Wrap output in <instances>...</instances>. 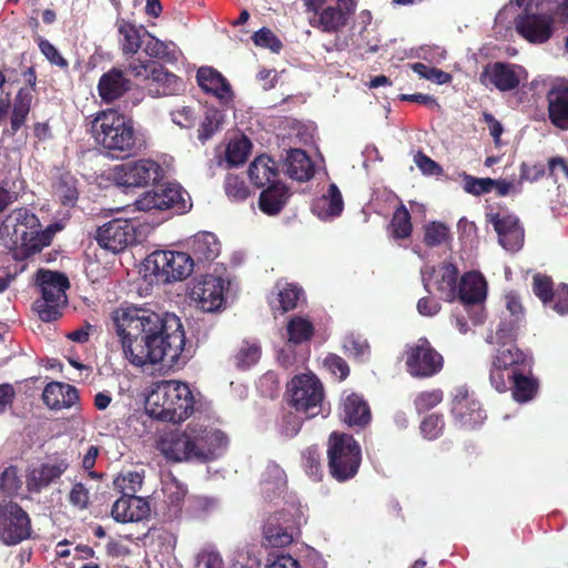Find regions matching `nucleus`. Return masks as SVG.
<instances>
[{
    "instance_id": "55",
    "label": "nucleus",
    "mask_w": 568,
    "mask_h": 568,
    "mask_svg": "<svg viewBox=\"0 0 568 568\" xmlns=\"http://www.w3.org/2000/svg\"><path fill=\"white\" fill-rule=\"evenodd\" d=\"M252 39L255 45L261 48H267L274 53H278L283 48L282 41L268 28H262L257 30L253 34Z\"/></svg>"
},
{
    "instance_id": "45",
    "label": "nucleus",
    "mask_w": 568,
    "mask_h": 568,
    "mask_svg": "<svg viewBox=\"0 0 568 568\" xmlns=\"http://www.w3.org/2000/svg\"><path fill=\"white\" fill-rule=\"evenodd\" d=\"M300 412L293 410H284L281 415V419L277 424L278 432L282 436L286 438L295 437L303 425L305 418L300 416Z\"/></svg>"
},
{
    "instance_id": "59",
    "label": "nucleus",
    "mask_w": 568,
    "mask_h": 568,
    "mask_svg": "<svg viewBox=\"0 0 568 568\" xmlns=\"http://www.w3.org/2000/svg\"><path fill=\"white\" fill-rule=\"evenodd\" d=\"M113 484L123 494L129 493L135 495V493L142 487L143 476L138 471H129L125 475L118 476Z\"/></svg>"
},
{
    "instance_id": "12",
    "label": "nucleus",
    "mask_w": 568,
    "mask_h": 568,
    "mask_svg": "<svg viewBox=\"0 0 568 568\" xmlns=\"http://www.w3.org/2000/svg\"><path fill=\"white\" fill-rule=\"evenodd\" d=\"M405 365L408 374L416 378H429L444 367V357L426 337L408 344L405 351Z\"/></svg>"
},
{
    "instance_id": "22",
    "label": "nucleus",
    "mask_w": 568,
    "mask_h": 568,
    "mask_svg": "<svg viewBox=\"0 0 568 568\" xmlns=\"http://www.w3.org/2000/svg\"><path fill=\"white\" fill-rule=\"evenodd\" d=\"M487 221L493 224L499 244L508 251H518L524 243L525 232L514 214L490 213Z\"/></svg>"
},
{
    "instance_id": "56",
    "label": "nucleus",
    "mask_w": 568,
    "mask_h": 568,
    "mask_svg": "<svg viewBox=\"0 0 568 568\" xmlns=\"http://www.w3.org/2000/svg\"><path fill=\"white\" fill-rule=\"evenodd\" d=\"M444 393L442 389L425 390L416 395L414 405L418 413H423L437 406L442 403Z\"/></svg>"
},
{
    "instance_id": "18",
    "label": "nucleus",
    "mask_w": 568,
    "mask_h": 568,
    "mask_svg": "<svg viewBox=\"0 0 568 568\" xmlns=\"http://www.w3.org/2000/svg\"><path fill=\"white\" fill-rule=\"evenodd\" d=\"M554 18L548 13L534 12L530 3L515 20L518 34L530 43H545L552 36Z\"/></svg>"
},
{
    "instance_id": "19",
    "label": "nucleus",
    "mask_w": 568,
    "mask_h": 568,
    "mask_svg": "<svg viewBox=\"0 0 568 568\" xmlns=\"http://www.w3.org/2000/svg\"><path fill=\"white\" fill-rule=\"evenodd\" d=\"M95 240L100 247L120 253L135 243V227L129 220H112L97 230Z\"/></svg>"
},
{
    "instance_id": "46",
    "label": "nucleus",
    "mask_w": 568,
    "mask_h": 568,
    "mask_svg": "<svg viewBox=\"0 0 568 568\" xmlns=\"http://www.w3.org/2000/svg\"><path fill=\"white\" fill-rule=\"evenodd\" d=\"M302 465L305 473L315 481L321 480L323 476L321 453L317 447H307L302 453Z\"/></svg>"
},
{
    "instance_id": "2",
    "label": "nucleus",
    "mask_w": 568,
    "mask_h": 568,
    "mask_svg": "<svg viewBox=\"0 0 568 568\" xmlns=\"http://www.w3.org/2000/svg\"><path fill=\"white\" fill-rule=\"evenodd\" d=\"M227 444L229 438L222 430L190 424L183 432L165 434L159 442V449L171 462L206 463L216 459Z\"/></svg>"
},
{
    "instance_id": "16",
    "label": "nucleus",
    "mask_w": 568,
    "mask_h": 568,
    "mask_svg": "<svg viewBox=\"0 0 568 568\" xmlns=\"http://www.w3.org/2000/svg\"><path fill=\"white\" fill-rule=\"evenodd\" d=\"M526 70L518 64L496 61L486 64L479 80L485 87H494L500 92L516 90L526 80Z\"/></svg>"
},
{
    "instance_id": "37",
    "label": "nucleus",
    "mask_w": 568,
    "mask_h": 568,
    "mask_svg": "<svg viewBox=\"0 0 568 568\" xmlns=\"http://www.w3.org/2000/svg\"><path fill=\"white\" fill-rule=\"evenodd\" d=\"M190 247L194 262L202 263L214 261L220 254L221 244L215 234L200 232L192 237Z\"/></svg>"
},
{
    "instance_id": "49",
    "label": "nucleus",
    "mask_w": 568,
    "mask_h": 568,
    "mask_svg": "<svg viewBox=\"0 0 568 568\" xmlns=\"http://www.w3.org/2000/svg\"><path fill=\"white\" fill-rule=\"evenodd\" d=\"M224 190L226 195L234 202L245 201L251 191L245 181L235 174H227L224 181Z\"/></svg>"
},
{
    "instance_id": "31",
    "label": "nucleus",
    "mask_w": 568,
    "mask_h": 568,
    "mask_svg": "<svg viewBox=\"0 0 568 568\" xmlns=\"http://www.w3.org/2000/svg\"><path fill=\"white\" fill-rule=\"evenodd\" d=\"M43 403L52 410L71 408L79 404L80 396L75 386L62 383L50 382L42 392Z\"/></svg>"
},
{
    "instance_id": "4",
    "label": "nucleus",
    "mask_w": 568,
    "mask_h": 568,
    "mask_svg": "<svg viewBox=\"0 0 568 568\" xmlns=\"http://www.w3.org/2000/svg\"><path fill=\"white\" fill-rule=\"evenodd\" d=\"M195 399L186 383L160 381L145 398L146 413L158 420L181 423L194 412Z\"/></svg>"
},
{
    "instance_id": "61",
    "label": "nucleus",
    "mask_w": 568,
    "mask_h": 568,
    "mask_svg": "<svg viewBox=\"0 0 568 568\" xmlns=\"http://www.w3.org/2000/svg\"><path fill=\"white\" fill-rule=\"evenodd\" d=\"M38 47L41 53L50 61V63L62 69H67L69 67L68 61L60 54L58 49L49 40L39 37Z\"/></svg>"
},
{
    "instance_id": "58",
    "label": "nucleus",
    "mask_w": 568,
    "mask_h": 568,
    "mask_svg": "<svg viewBox=\"0 0 568 568\" xmlns=\"http://www.w3.org/2000/svg\"><path fill=\"white\" fill-rule=\"evenodd\" d=\"M22 481L18 476L16 466L7 467L0 475V491L7 495H14L21 488Z\"/></svg>"
},
{
    "instance_id": "57",
    "label": "nucleus",
    "mask_w": 568,
    "mask_h": 568,
    "mask_svg": "<svg viewBox=\"0 0 568 568\" xmlns=\"http://www.w3.org/2000/svg\"><path fill=\"white\" fill-rule=\"evenodd\" d=\"M445 423L442 415L430 414L420 423V432L426 439L433 440L443 433Z\"/></svg>"
},
{
    "instance_id": "62",
    "label": "nucleus",
    "mask_w": 568,
    "mask_h": 568,
    "mask_svg": "<svg viewBox=\"0 0 568 568\" xmlns=\"http://www.w3.org/2000/svg\"><path fill=\"white\" fill-rule=\"evenodd\" d=\"M69 503L80 510H84L90 505V495L88 488L82 483H75L68 496Z\"/></svg>"
},
{
    "instance_id": "9",
    "label": "nucleus",
    "mask_w": 568,
    "mask_h": 568,
    "mask_svg": "<svg viewBox=\"0 0 568 568\" xmlns=\"http://www.w3.org/2000/svg\"><path fill=\"white\" fill-rule=\"evenodd\" d=\"M195 262L190 253L179 251H154L145 258L144 266L158 282L183 281L193 272Z\"/></svg>"
},
{
    "instance_id": "17",
    "label": "nucleus",
    "mask_w": 568,
    "mask_h": 568,
    "mask_svg": "<svg viewBox=\"0 0 568 568\" xmlns=\"http://www.w3.org/2000/svg\"><path fill=\"white\" fill-rule=\"evenodd\" d=\"M450 413L455 423L465 428H475L486 419L481 404L465 386L454 389Z\"/></svg>"
},
{
    "instance_id": "28",
    "label": "nucleus",
    "mask_w": 568,
    "mask_h": 568,
    "mask_svg": "<svg viewBox=\"0 0 568 568\" xmlns=\"http://www.w3.org/2000/svg\"><path fill=\"white\" fill-rule=\"evenodd\" d=\"M146 89L152 97H169L179 94L183 90L184 83L173 72L169 71L163 64L156 62L151 70Z\"/></svg>"
},
{
    "instance_id": "11",
    "label": "nucleus",
    "mask_w": 568,
    "mask_h": 568,
    "mask_svg": "<svg viewBox=\"0 0 568 568\" xmlns=\"http://www.w3.org/2000/svg\"><path fill=\"white\" fill-rule=\"evenodd\" d=\"M497 345L489 368V382L498 393H505L509 388V372L520 371L526 354L515 342H500Z\"/></svg>"
},
{
    "instance_id": "23",
    "label": "nucleus",
    "mask_w": 568,
    "mask_h": 568,
    "mask_svg": "<svg viewBox=\"0 0 568 568\" xmlns=\"http://www.w3.org/2000/svg\"><path fill=\"white\" fill-rule=\"evenodd\" d=\"M459 271L456 265L452 263H442L438 268L432 267L430 271H422V281L425 290L430 292V280L435 277L436 290L440 297L447 302H453L457 298V278Z\"/></svg>"
},
{
    "instance_id": "47",
    "label": "nucleus",
    "mask_w": 568,
    "mask_h": 568,
    "mask_svg": "<svg viewBox=\"0 0 568 568\" xmlns=\"http://www.w3.org/2000/svg\"><path fill=\"white\" fill-rule=\"evenodd\" d=\"M449 237V229L442 222H430L424 226V243L428 247L442 245Z\"/></svg>"
},
{
    "instance_id": "26",
    "label": "nucleus",
    "mask_w": 568,
    "mask_h": 568,
    "mask_svg": "<svg viewBox=\"0 0 568 568\" xmlns=\"http://www.w3.org/2000/svg\"><path fill=\"white\" fill-rule=\"evenodd\" d=\"M132 87V81L120 68H111L98 81V93L101 101L111 104L123 98Z\"/></svg>"
},
{
    "instance_id": "7",
    "label": "nucleus",
    "mask_w": 568,
    "mask_h": 568,
    "mask_svg": "<svg viewBox=\"0 0 568 568\" xmlns=\"http://www.w3.org/2000/svg\"><path fill=\"white\" fill-rule=\"evenodd\" d=\"M288 405L300 412L306 419H312L323 412L325 389L314 373L295 375L287 383Z\"/></svg>"
},
{
    "instance_id": "43",
    "label": "nucleus",
    "mask_w": 568,
    "mask_h": 568,
    "mask_svg": "<svg viewBox=\"0 0 568 568\" xmlns=\"http://www.w3.org/2000/svg\"><path fill=\"white\" fill-rule=\"evenodd\" d=\"M252 150L251 140L242 134L239 138L232 139L226 146L225 159L232 166H237L247 160Z\"/></svg>"
},
{
    "instance_id": "1",
    "label": "nucleus",
    "mask_w": 568,
    "mask_h": 568,
    "mask_svg": "<svg viewBox=\"0 0 568 568\" xmlns=\"http://www.w3.org/2000/svg\"><path fill=\"white\" fill-rule=\"evenodd\" d=\"M111 321L124 358L131 365L163 363L173 367L187 362L185 332L176 315L130 306L115 308Z\"/></svg>"
},
{
    "instance_id": "39",
    "label": "nucleus",
    "mask_w": 568,
    "mask_h": 568,
    "mask_svg": "<svg viewBox=\"0 0 568 568\" xmlns=\"http://www.w3.org/2000/svg\"><path fill=\"white\" fill-rule=\"evenodd\" d=\"M116 27L119 33L122 36L121 48L123 54L133 57L142 45L140 30L122 18H118Z\"/></svg>"
},
{
    "instance_id": "3",
    "label": "nucleus",
    "mask_w": 568,
    "mask_h": 568,
    "mask_svg": "<svg viewBox=\"0 0 568 568\" xmlns=\"http://www.w3.org/2000/svg\"><path fill=\"white\" fill-rule=\"evenodd\" d=\"M87 126L94 142L113 156L128 158L140 152L143 146L133 120L114 109L89 116Z\"/></svg>"
},
{
    "instance_id": "51",
    "label": "nucleus",
    "mask_w": 568,
    "mask_h": 568,
    "mask_svg": "<svg viewBox=\"0 0 568 568\" xmlns=\"http://www.w3.org/2000/svg\"><path fill=\"white\" fill-rule=\"evenodd\" d=\"M555 291L550 276L538 273L532 277V292L544 305L552 302Z\"/></svg>"
},
{
    "instance_id": "50",
    "label": "nucleus",
    "mask_w": 568,
    "mask_h": 568,
    "mask_svg": "<svg viewBox=\"0 0 568 568\" xmlns=\"http://www.w3.org/2000/svg\"><path fill=\"white\" fill-rule=\"evenodd\" d=\"M302 294L303 290L300 286L291 283L285 284L277 293L278 308L281 312L286 313L296 308Z\"/></svg>"
},
{
    "instance_id": "64",
    "label": "nucleus",
    "mask_w": 568,
    "mask_h": 568,
    "mask_svg": "<svg viewBox=\"0 0 568 568\" xmlns=\"http://www.w3.org/2000/svg\"><path fill=\"white\" fill-rule=\"evenodd\" d=\"M559 315L568 314V284L561 283L554 292V300L549 304Z\"/></svg>"
},
{
    "instance_id": "30",
    "label": "nucleus",
    "mask_w": 568,
    "mask_h": 568,
    "mask_svg": "<svg viewBox=\"0 0 568 568\" xmlns=\"http://www.w3.org/2000/svg\"><path fill=\"white\" fill-rule=\"evenodd\" d=\"M339 416L351 427H366L372 420L371 407L367 400L357 393H351L342 398Z\"/></svg>"
},
{
    "instance_id": "29",
    "label": "nucleus",
    "mask_w": 568,
    "mask_h": 568,
    "mask_svg": "<svg viewBox=\"0 0 568 568\" xmlns=\"http://www.w3.org/2000/svg\"><path fill=\"white\" fill-rule=\"evenodd\" d=\"M199 87L206 93H211L223 104H229L233 100V91L230 82L216 69L212 67H201L196 72Z\"/></svg>"
},
{
    "instance_id": "10",
    "label": "nucleus",
    "mask_w": 568,
    "mask_h": 568,
    "mask_svg": "<svg viewBox=\"0 0 568 568\" xmlns=\"http://www.w3.org/2000/svg\"><path fill=\"white\" fill-rule=\"evenodd\" d=\"M139 211H165L183 214L192 207L189 193L178 183L156 185L135 201Z\"/></svg>"
},
{
    "instance_id": "35",
    "label": "nucleus",
    "mask_w": 568,
    "mask_h": 568,
    "mask_svg": "<svg viewBox=\"0 0 568 568\" xmlns=\"http://www.w3.org/2000/svg\"><path fill=\"white\" fill-rule=\"evenodd\" d=\"M285 173L293 180L305 182L313 178L314 165L302 149H291L287 151L284 161Z\"/></svg>"
},
{
    "instance_id": "42",
    "label": "nucleus",
    "mask_w": 568,
    "mask_h": 568,
    "mask_svg": "<svg viewBox=\"0 0 568 568\" xmlns=\"http://www.w3.org/2000/svg\"><path fill=\"white\" fill-rule=\"evenodd\" d=\"M314 332L313 323L302 316H293L286 325L287 339L295 345L310 341Z\"/></svg>"
},
{
    "instance_id": "5",
    "label": "nucleus",
    "mask_w": 568,
    "mask_h": 568,
    "mask_svg": "<svg viewBox=\"0 0 568 568\" xmlns=\"http://www.w3.org/2000/svg\"><path fill=\"white\" fill-rule=\"evenodd\" d=\"M362 463L359 444L349 434L333 432L327 443V467L331 476L347 481L356 476Z\"/></svg>"
},
{
    "instance_id": "36",
    "label": "nucleus",
    "mask_w": 568,
    "mask_h": 568,
    "mask_svg": "<svg viewBox=\"0 0 568 568\" xmlns=\"http://www.w3.org/2000/svg\"><path fill=\"white\" fill-rule=\"evenodd\" d=\"M344 210L342 193L335 183L329 184L327 193L314 201L312 211L322 220L339 216Z\"/></svg>"
},
{
    "instance_id": "15",
    "label": "nucleus",
    "mask_w": 568,
    "mask_h": 568,
    "mask_svg": "<svg viewBox=\"0 0 568 568\" xmlns=\"http://www.w3.org/2000/svg\"><path fill=\"white\" fill-rule=\"evenodd\" d=\"M13 221L12 241L20 245L23 257H29L40 252L39 236L40 222L38 216L27 207L13 210L7 217V222Z\"/></svg>"
},
{
    "instance_id": "27",
    "label": "nucleus",
    "mask_w": 568,
    "mask_h": 568,
    "mask_svg": "<svg viewBox=\"0 0 568 568\" xmlns=\"http://www.w3.org/2000/svg\"><path fill=\"white\" fill-rule=\"evenodd\" d=\"M150 514L146 499L133 494L124 493L118 498L111 509L112 518L118 523H133L145 519Z\"/></svg>"
},
{
    "instance_id": "25",
    "label": "nucleus",
    "mask_w": 568,
    "mask_h": 568,
    "mask_svg": "<svg viewBox=\"0 0 568 568\" xmlns=\"http://www.w3.org/2000/svg\"><path fill=\"white\" fill-rule=\"evenodd\" d=\"M547 114L550 124L568 131V81H558L546 93Z\"/></svg>"
},
{
    "instance_id": "8",
    "label": "nucleus",
    "mask_w": 568,
    "mask_h": 568,
    "mask_svg": "<svg viewBox=\"0 0 568 568\" xmlns=\"http://www.w3.org/2000/svg\"><path fill=\"white\" fill-rule=\"evenodd\" d=\"M305 521L301 506L295 504L271 514L263 525V545L271 548L291 545Z\"/></svg>"
},
{
    "instance_id": "13",
    "label": "nucleus",
    "mask_w": 568,
    "mask_h": 568,
    "mask_svg": "<svg viewBox=\"0 0 568 568\" xmlns=\"http://www.w3.org/2000/svg\"><path fill=\"white\" fill-rule=\"evenodd\" d=\"M163 178L162 166L151 159L128 161L113 168V180L123 187H145Z\"/></svg>"
},
{
    "instance_id": "44",
    "label": "nucleus",
    "mask_w": 568,
    "mask_h": 568,
    "mask_svg": "<svg viewBox=\"0 0 568 568\" xmlns=\"http://www.w3.org/2000/svg\"><path fill=\"white\" fill-rule=\"evenodd\" d=\"M390 235L394 239H408L412 235L413 225L410 214L404 204H400L393 213L389 223Z\"/></svg>"
},
{
    "instance_id": "14",
    "label": "nucleus",
    "mask_w": 568,
    "mask_h": 568,
    "mask_svg": "<svg viewBox=\"0 0 568 568\" xmlns=\"http://www.w3.org/2000/svg\"><path fill=\"white\" fill-rule=\"evenodd\" d=\"M32 526L28 513L17 503L0 504V541L16 546L31 537Z\"/></svg>"
},
{
    "instance_id": "24",
    "label": "nucleus",
    "mask_w": 568,
    "mask_h": 568,
    "mask_svg": "<svg viewBox=\"0 0 568 568\" xmlns=\"http://www.w3.org/2000/svg\"><path fill=\"white\" fill-rule=\"evenodd\" d=\"M69 462L63 456H54L32 469L27 476V487L31 493H40L68 470Z\"/></svg>"
},
{
    "instance_id": "52",
    "label": "nucleus",
    "mask_w": 568,
    "mask_h": 568,
    "mask_svg": "<svg viewBox=\"0 0 568 568\" xmlns=\"http://www.w3.org/2000/svg\"><path fill=\"white\" fill-rule=\"evenodd\" d=\"M463 181L464 191L475 196L489 193L494 189V179L490 178H476L470 174L464 173Z\"/></svg>"
},
{
    "instance_id": "34",
    "label": "nucleus",
    "mask_w": 568,
    "mask_h": 568,
    "mask_svg": "<svg viewBox=\"0 0 568 568\" xmlns=\"http://www.w3.org/2000/svg\"><path fill=\"white\" fill-rule=\"evenodd\" d=\"M457 297L468 306L481 303L486 297V283L475 272L465 273L458 284Z\"/></svg>"
},
{
    "instance_id": "54",
    "label": "nucleus",
    "mask_w": 568,
    "mask_h": 568,
    "mask_svg": "<svg viewBox=\"0 0 568 568\" xmlns=\"http://www.w3.org/2000/svg\"><path fill=\"white\" fill-rule=\"evenodd\" d=\"M150 40L146 41L144 45V52L150 57L159 60H164L172 62L175 60L174 52L170 51L169 45L156 39L155 37L149 34Z\"/></svg>"
},
{
    "instance_id": "63",
    "label": "nucleus",
    "mask_w": 568,
    "mask_h": 568,
    "mask_svg": "<svg viewBox=\"0 0 568 568\" xmlns=\"http://www.w3.org/2000/svg\"><path fill=\"white\" fill-rule=\"evenodd\" d=\"M324 365L339 381L346 379L347 376L349 375L348 364L343 357L336 354H328L324 359Z\"/></svg>"
},
{
    "instance_id": "53",
    "label": "nucleus",
    "mask_w": 568,
    "mask_h": 568,
    "mask_svg": "<svg viewBox=\"0 0 568 568\" xmlns=\"http://www.w3.org/2000/svg\"><path fill=\"white\" fill-rule=\"evenodd\" d=\"M343 348L347 356L364 361L369 356L371 347L366 339L349 335L344 339Z\"/></svg>"
},
{
    "instance_id": "48",
    "label": "nucleus",
    "mask_w": 568,
    "mask_h": 568,
    "mask_svg": "<svg viewBox=\"0 0 568 568\" xmlns=\"http://www.w3.org/2000/svg\"><path fill=\"white\" fill-rule=\"evenodd\" d=\"M524 324V322L501 315L495 332L496 343L516 342L518 331Z\"/></svg>"
},
{
    "instance_id": "21",
    "label": "nucleus",
    "mask_w": 568,
    "mask_h": 568,
    "mask_svg": "<svg viewBox=\"0 0 568 568\" xmlns=\"http://www.w3.org/2000/svg\"><path fill=\"white\" fill-rule=\"evenodd\" d=\"M190 298L194 301L203 312H215L221 308L224 298V282L221 277L205 275L197 280L191 291Z\"/></svg>"
},
{
    "instance_id": "20",
    "label": "nucleus",
    "mask_w": 568,
    "mask_h": 568,
    "mask_svg": "<svg viewBox=\"0 0 568 568\" xmlns=\"http://www.w3.org/2000/svg\"><path fill=\"white\" fill-rule=\"evenodd\" d=\"M356 0H337L335 6H323L310 17V24L326 33L342 30L356 10Z\"/></svg>"
},
{
    "instance_id": "32",
    "label": "nucleus",
    "mask_w": 568,
    "mask_h": 568,
    "mask_svg": "<svg viewBox=\"0 0 568 568\" xmlns=\"http://www.w3.org/2000/svg\"><path fill=\"white\" fill-rule=\"evenodd\" d=\"M247 174L253 185L257 189H264L271 183L280 182L277 180L280 175L278 165L273 158L266 154L256 156L250 163Z\"/></svg>"
},
{
    "instance_id": "41",
    "label": "nucleus",
    "mask_w": 568,
    "mask_h": 568,
    "mask_svg": "<svg viewBox=\"0 0 568 568\" xmlns=\"http://www.w3.org/2000/svg\"><path fill=\"white\" fill-rule=\"evenodd\" d=\"M53 193L65 206H73L78 200L77 179L69 172L61 173L52 184Z\"/></svg>"
},
{
    "instance_id": "60",
    "label": "nucleus",
    "mask_w": 568,
    "mask_h": 568,
    "mask_svg": "<svg viewBox=\"0 0 568 568\" xmlns=\"http://www.w3.org/2000/svg\"><path fill=\"white\" fill-rule=\"evenodd\" d=\"M163 491L170 506L175 509H181V505L187 493L186 488L178 480L173 479L165 484Z\"/></svg>"
},
{
    "instance_id": "33",
    "label": "nucleus",
    "mask_w": 568,
    "mask_h": 568,
    "mask_svg": "<svg viewBox=\"0 0 568 568\" xmlns=\"http://www.w3.org/2000/svg\"><path fill=\"white\" fill-rule=\"evenodd\" d=\"M290 197V189L283 182L271 183L262 190L258 207L264 214L274 216L282 212Z\"/></svg>"
},
{
    "instance_id": "38",
    "label": "nucleus",
    "mask_w": 568,
    "mask_h": 568,
    "mask_svg": "<svg viewBox=\"0 0 568 568\" xmlns=\"http://www.w3.org/2000/svg\"><path fill=\"white\" fill-rule=\"evenodd\" d=\"M513 398L517 403H527L538 393L539 382L531 375H525L521 371L509 372V388Z\"/></svg>"
},
{
    "instance_id": "40",
    "label": "nucleus",
    "mask_w": 568,
    "mask_h": 568,
    "mask_svg": "<svg viewBox=\"0 0 568 568\" xmlns=\"http://www.w3.org/2000/svg\"><path fill=\"white\" fill-rule=\"evenodd\" d=\"M261 354V346L256 342L242 341L231 361L237 369L245 371L260 361Z\"/></svg>"
},
{
    "instance_id": "6",
    "label": "nucleus",
    "mask_w": 568,
    "mask_h": 568,
    "mask_svg": "<svg viewBox=\"0 0 568 568\" xmlns=\"http://www.w3.org/2000/svg\"><path fill=\"white\" fill-rule=\"evenodd\" d=\"M37 284L41 291V298L33 303V310L43 322L58 320L68 301L65 294L70 287L68 277L59 272L40 270L37 274Z\"/></svg>"
}]
</instances>
